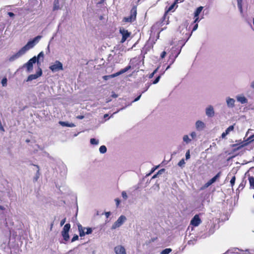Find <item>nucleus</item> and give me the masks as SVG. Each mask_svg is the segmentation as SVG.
<instances>
[{"label": "nucleus", "instance_id": "1", "mask_svg": "<svg viewBox=\"0 0 254 254\" xmlns=\"http://www.w3.org/2000/svg\"><path fill=\"white\" fill-rule=\"evenodd\" d=\"M42 37V36L40 35L35 37L32 40L29 41L21 49V50L25 54L27 51L33 48L37 44H38Z\"/></svg>", "mask_w": 254, "mask_h": 254}, {"label": "nucleus", "instance_id": "2", "mask_svg": "<svg viewBox=\"0 0 254 254\" xmlns=\"http://www.w3.org/2000/svg\"><path fill=\"white\" fill-rule=\"evenodd\" d=\"M42 37V36L40 35L35 37L32 40L29 41L21 49V50L25 54L27 51L33 48L37 44H38Z\"/></svg>", "mask_w": 254, "mask_h": 254}, {"label": "nucleus", "instance_id": "3", "mask_svg": "<svg viewBox=\"0 0 254 254\" xmlns=\"http://www.w3.org/2000/svg\"><path fill=\"white\" fill-rule=\"evenodd\" d=\"M225 254H254V250L246 249L245 250L234 247L228 249Z\"/></svg>", "mask_w": 254, "mask_h": 254}, {"label": "nucleus", "instance_id": "4", "mask_svg": "<svg viewBox=\"0 0 254 254\" xmlns=\"http://www.w3.org/2000/svg\"><path fill=\"white\" fill-rule=\"evenodd\" d=\"M137 9L136 6H133L130 11V15L124 18L123 21L126 23H131L136 20Z\"/></svg>", "mask_w": 254, "mask_h": 254}, {"label": "nucleus", "instance_id": "5", "mask_svg": "<svg viewBox=\"0 0 254 254\" xmlns=\"http://www.w3.org/2000/svg\"><path fill=\"white\" fill-rule=\"evenodd\" d=\"M127 220V217L123 215H121L117 220L112 225L111 229L115 230L121 227Z\"/></svg>", "mask_w": 254, "mask_h": 254}, {"label": "nucleus", "instance_id": "6", "mask_svg": "<svg viewBox=\"0 0 254 254\" xmlns=\"http://www.w3.org/2000/svg\"><path fill=\"white\" fill-rule=\"evenodd\" d=\"M131 68V66L130 65H128V66H127V67H126L125 68H123V69H122L121 70H120L119 71L115 73H114V74H111V75H105L103 77V79L105 80H108L110 78H114V77H117L126 72H127V71H128L130 68Z\"/></svg>", "mask_w": 254, "mask_h": 254}, {"label": "nucleus", "instance_id": "7", "mask_svg": "<svg viewBox=\"0 0 254 254\" xmlns=\"http://www.w3.org/2000/svg\"><path fill=\"white\" fill-rule=\"evenodd\" d=\"M78 229L80 237H83L86 234L88 235L92 232V230L91 228L83 227L80 224L78 225Z\"/></svg>", "mask_w": 254, "mask_h": 254}, {"label": "nucleus", "instance_id": "8", "mask_svg": "<svg viewBox=\"0 0 254 254\" xmlns=\"http://www.w3.org/2000/svg\"><path fill=\"white\" fill-rule=\"evenodd\" d=\"M49 68L53 72L62 70H63V64L60 61H56L53 64L50 66Z\"/></svg>", "mask_w": 254, "mask_h": 254}, {"label": "nucleus", "instance_id": "9", "mask_svg": "<svg viewBox=\"0 0 254 254\" xmlns=\"http://www.w3.org/2000/svg\"><path fill=\"white\" fill-rule=\"evenodd\" d=\"M37 57L36 56L33 57L30 59L27 63L23 65V67H25L28 72L31 71L33 69V64L37 62Z\"/></svg>", "mask_w": 254, "mask_h": 254}, {"label": "nucleus", "instance_id": "10", "mask_svg": "<svg viewBox=\"0 0 254 254\" xmlns=\"http://www.w3.org/2000/svg\"><path fill=\"white\" fill-rule=\"evenodd\" d=\"M201 223V220L199 217L198 215H195L194 217L192 218L190 221V226L189 227L188 229L191 227V230H192L193 228L192 226L197 227Z\"/></svg>", "mask_w": 254, "mask_h": 254}, {"label": "nucleus", "instance_id": "11", "mask_svg": "<svg viewBox=\"0 0 254 254\" xmlns=\"http://www.w3.org/2000/svg\"><path fill=\"white\" fill-rule=\"evenodd\" d=\"M206 116L209 118L213 117L215 115V111L212 105H208L205 109Z\"/></svg>", "mask_w": 254, "mask_h": 254}, {"label": "nucleus", "instance_id": "12", "mask_svg": "<svg viewBox=\"0 0 254 254\" xmlns=\"http://www.w3.org/2000/svg\"><path fill=\"white\" fill-rule=\"evenodd\" d=\"M42 69L41 68H39V70L38 71H37V72L35 74L29 75L27 77L26 81L27 82L36 79L38 78L39 77L41 76L42 75Z\"/></svg>", "mask_w": 254, "mask_h": 254}, {"label": "nucleus", "instance_id": "13", "mask_svg": "<svg viewBox=\"0 0 254 254\" xmlns=\"http://www.w3.org/2000/svg\"><path fill=\"white\" fill-rule=\"evenodd\" d=\"M24 55L23 51L20 49L18 52H17L16 54L13 55L12 56H10L9 59L8 61L10 62H12L16 60L19 58L20 57H21L22 55Z\"/></svg>", "mask_w": 254, "mask_h": 254}, {"label": "nucleus", "instance_id": "14", "mask_svg": "<svg viewBox=\"0 0 254 254\" xmlns=\"http://www.w3.org/2000/svg\"><path fill=\"white\" fill-rule=\"evenodd\" d=\"M120 32L122 35V38L121 39V43L125 42L127 38L130 36V33L128 32L127 30H125L124 29H120Z\"/></svg>", "mask_w": 254, "mask_h": 254}, {"label": "nucleus", "instance_id": "15", "mask_svg": "<svg viewBox=\"0 0 254 254\" xmlns=\"http://www.w3.org/2000/svg\"><path fill=\"white\" fill-rule=\"evenodd\" d=\"M114 251L116 254H127L125 248L121 245L115 247Z\"/></svg>", "mask_w": 254, "mask_h": 254}, {"label": "nucleus", "instance_id": "16", "mask_svg": "<svg viewBox=\"0 0 254 254\" xmlns=\"http://www.w3.org/2000/svg\"><path fill=\"white\" fill-rule=\"evenodd\" d=\"M226 103L229 108H233L235 107V100L233 98L230 97H226Z\"/></svg>", "mask_w": 254, "mask_h": 254}, {"label": "nucleus", "instance_id": "17", "mask_svg": "<svg viewBox=\"0 0 254 254\" xmlns=\"http://www.w3.org/2000/svg\"><path fill=\"white\" fill-rule=\"evenodd\" d=\"M237 101L242 104L248 103V99L243 95H238L236 96Z\"/></svg>", "mask_w": 254, "mask_h": 254}, {"label": "nucleus", "instance_id": "18", "mask_svg": "<svg viewBox=\"0 0 254 254\" xmlns=\"http://www.w3.org/2000/svg\"><path fill=\"white\" fill-rule=\"evenodd\" d=\"M221 172H219L217 175H216L214 177H213L212 179H211L209 181H208L205 184V186L206 187H209L211 185H212L213 183H214L216 180L220 177V176Z\"/></svg>", "mask_w": 254, "mask_h": 254}, {"label": "nucleus", "instance_id": "19", "mask_svg": "<svg viewBox=\"0 0 254 254\" xmlns=\"http://www.w3.org/2000/svg\"><path fill=\"white\" fill-rule=\"evenodd\" d=\"M205 127V124L201 121H197L195 123V127L198 130L203 129Z\"/></svg>", "mask_w": 254, "mask_h": 254}, {"label": "nucleus", "instance_id": "20", "mask_svg": "<svg viewBox=\"0 0 254 254\" xmlns=\"http://www.w3.org/2000/svg\"><path fill=\"white\" fill-rule=\"evenodd\" d=\"M34 166L37 168L36 173L35 174V176L33 178V181L35 182H37L39 179L40 176V173L39 166L37 165H34Z\"/></svg>", "mask_w": 254, "mask_h": 254}, {"label": "nucleus", "instance_id": "21", "mask_svg": "<svg viewBox=\"0 0 254 254\" xmlns=\"http://www.w3.org/2000/svg\"><path fill=\"white\" fill-rule=\"evenodd\" d=\"M59 124L63 127H75V125L73 123H68L65 122L60 121L59 122Z\"/></svg>", "mask_w": 254, "mask_h": 254}, {"label": "nucleus", "instance_id": "22", "mask_svg": "<svg viewBox=\"0 0 254 254\" xmlns=\"http://www.w3.org/2000/svg\"><path fill=\"white\" fill-rule=\"evenodd\" d=\"M203 7L201 6L196 8V9L195 10V11H194V17H196L198 16V15L201 12L202 10L203 9Z\"/></svg>", "mask_w": 254, "mask_h": 254}, {"label": "nucleus", "instance_id": "23", "mask_svg": "<svg viewBox=\"0 0 254 254\" xmlns=\"http://www.w3.org/2000/svg\"><path fill=\"white\" fill-rule=\"evenodd\" d=\"M183 140L186 144L190 143L191 141V139L189 137L188 135H184L183 137Z\"/></svg>", "mask_w": 254, "mask_h": 254}, {"label": "nucleus", "instance_id": "24", "mask_svg": "<svg viewBox=\"0 0 254 254\" xmlns=\"http://www.w3.org/2000/svg\"><path fill=\"white\" fill-rule=\"evenodd\" d=\"M248 179L250 183V188L254 189V178L253 177L250 176Z\"/></svg>", "mask_w": 254, "mask_h": 254}, {"label": "nucleus", "instance_id": "25", "mask_svg": "<svg viewBox=\"0 0 254 254\" xmlns=\"http://www.w3.org/2000/svg\"><path fill=\"white\" fill-rule=\"evenodd\" d=\"M62 235L65 241H67L68 240L69 238V235H68V232L62 231Z\"/></svg>", "mask_w": 254, "mask_h": 254}, {"label": "nucleus", "instance_id": "26", "mask_svg": "<svg viewBox=\"0 0 254 254\" xmlns=\"http://www.w3.org/2000/svg\"><path fill=\"white\" fill-rule=\"evenodd\" d=\"M180 52H181V50H180L179 52H178V54L175 56V58H171V56H170V57H169V60H172V61H171V63H170V65H168V66L167 67V68H166V70H167L168 69H169V68H170V65H171V64H172L174 62V61H175V59H176V58L178 56V55H179V54L180 53Z\"/></svg>", "mask_w": 254, "mask_h": 254}, {"label": "nucleus", "instance_id": "27", "mask_svg": "<svg viewBox=\"0 0 254 254\" xmlns=\"http://www.w3.org/2000/svg\"><path fill=\"white\" fill-rule=\"evenodd\" d=\"M237 0V5L238 8L241 12V13H243V8H242V0Z\"/></svg>", "mask_w": 254, "mask_h": 254}, {"label": "nucleus", "instance_id": "28", "mask_svg": "<svg viewBox=\"0 0 254 254\" xmlns=\"http://www.w3.org/2000/svg\"><path fill=\"white\" fill-rule=\"evenodd\" d=\"M234 129V125H232L229 127L225 130V134H229V133L233 131Z\"/></svg>", "mask_w": 254, "mask_h": 254}, {"label": "nucleus", "instance_id": "29", "mask_svg": "<svg viewBox=\"0 0 254 254\" xmlns=\"http://www.w3.org/2000/svg\"><path fill=\"white\" fill-rule=\"evenodd\" d=\"M70 228V224L67 223L64 226L62 231L68 232Z\"/></svg>", "mask_w": 254, "mask_h": 254}, {"label": "nucleus", "instance_id": "30", "mask_svg": "<svg viewBox=\"0 0 254 254\" xmlns=\"http://www.w3.org/2000/svg\"><path fill=\"white\" fill-rule=\"evenodd\" d=\"M99 151L101 154H104L107 152V148L105 145H102L99 148Z\"/></svg>", "mask_w": 254, "mask_h": 254}, {"label": "nucleus", "instance_id": "31", "mask_svg": "<svg viewBox=\"0 0 254 254\" xmlns=\"http://www.w3.org/2000/svg\"><path fill=\"white\" fill-rule=\"evenodd\" d=\"M99 140L95 138H91L90 142L92 145H97L99 144Z\"/></svg>", "mask_w": 254, "mask_h": 254}, {"label": "nucleus", "instance_id": "32", "mask_svg": "<svg viewBox=\"0 0 254 254\" xmlns=\"http://www.w3.org/2000/svg\"><path fill=\"white\" fill-rule=\"evenodd\" d=\"M44 54L43 52H41L38 55L37 57H37V64H39V60L41 58H44Z\"/></svg>", "mask_w": 254, "mask_h": 254}, {"label": "nucleus", "instance_id": "33", "mask_svg": "<svg viewBox=\"0 0 254 254\" xmlns=\"http://www.w3.org/2000/svg\"><path fill=\"white\" fill-rule=\"evenodd\" d=\"M171 251H172L171 249L167 248L162 251L161 254H169Z\"/></svg>", "mask_w": 254, "mask_h": 254}, {"label": "nucleus", "instance_id": "34", "mask_svg": "<svg viewBox=\"0 0 254 254\" xmlns=\"http://www.w3.org/2000/svg\"><path fill=\"white\" fill-rule=\"evenodd\" d=\"M7 78L6 77L3 78L1 81V83L2 85V86H4V87L6 86L7 85Z\"/></svg>", "mask_w": 254, "mask_h": 254}, {"label": "nucleus", "instance_id": "35", "mask_svg": "<svg viewBox=\"0 0 254 254\" xmlns=\"http://www.w3.org/2000/svg\"><path fill=\"white\" fill-rule=\"evenodd\" d=\"M235 180H236V178L235 176H233L231 180H230V184H231V185L232 187H233V186L235 184Z\"/></svg>", "mask_w": 254, "mask_h": 254}, {"label": "nucleus", "instance_id": "36", "mask_svg": "<svg viewBox=\"0 0 254 254\" xmlns=\"http://www.w3.org/2000/svg\"><path fill=\"white\" fill-rule=\"evenodd\" d=\"M122 196L125 200L127 198V195L126 191H123L122 192Z\"/></svg>", "mask_w": 254, "mask_h": 254}, {"label": "nucleus", "instance_id": "37", "mask_svg": "<svg viewBox=\"0 0 254 254\" xmlns=\"http://www.w3.org/2000/svg\"><path fill=\"white\" fill-rule=\"evenodd\" d=\"M160 77H161V75L158 76L156 78V79L153 81L152 83L154 84L157 83L159 82V80L160 79Z\"/></svg>", "mask_w": 254, "mask_h": 254}, {"label": "nucleus", "instance_id": "38", "mask_svg": "<svg viewBox=\"0 0 254 254\" xmlns=\"http://www.w3.org/2000/svg\"><path fill=\"white\" fill-rule=\"evenodd\" d=\"M164 171V169H161L160 171H159L156 174L153 175V176L152 177V179L156 178L157 177L158 174H161V172H163Z\"/></svg>", "mask_w": 254, "mask_h": 254}, {"label": "nucleus", "instance_id": "39", "mask_svg": "<svg viewBox=\"0 0 254 254\" xmlns=\"http://www.w3.org/2000/svg\"><path fill=\"white\" fill-rule=\"evenodd\" d=\"M185 164V162L184 159H181L179 162L178 163V165L180 167H182Z\"/></svg>", "mask_w": 254, "mask_h": 254}, {"label": "nucleus", "instance_id": "40", "mask_svg": "<svg viewBox=\"0 0 254 254\" xmlns=\"http://www.w3.org/2000/svg\"><path fill=\"white\" fill-rule=\"evenodd\" d=\"M190 135L192 139H194L196 137V133L195 131H192L190 133Z\"/></svg>", "mask_w": 254, "mask_h": 254}, {"label": "nucleus", "instance_id": "41", "mask_svg": "<svg viewBox=\"0 0 254 254\" xmlns=\"http://www.w3.org/2000/svg\"><path fill=\"white\" fill-rule=\"evenodd\" d=\"M190 158V150H188L186 153V160H188Z\"/></svg>", "mask_w": 254, "mask_h": 254}, {"label": "nucleus", "instance_id": "42", "mask_svg": "<svg viewBox=\"0 0 254 254\" xmlns=\"http://www.w3.org/2000/svg\"><path fill=\"white\" fill-rule=\"evenodd\" d=\"M115 201L116 202V206L117 207H119L121 202L120 200L118 198H117L115 199Z\"/></svg>", "mask_w": 254, "mask_h": 254}, {"label": "nucleus", "instance_id": "43", "mask_svg": "<svg viewBox=\"0 0 254 254\" xmlns=\"http://www.w3.org/2000/svg\"><path fill=\"white\" fill-rule=\"evenodd\" d=\"M78 239V236L77 235H75L71 239V242H73Z\"/></svg>", "mask_w": 254, "mask_h": 254}, {"label": "nucleus", "instance_id": "44", "mask_svg": "<svg viewBox=\"0 0 254 254\" xmlns=\"http://www.w3.org/2000/svg\"><path fill=\"white\" fill-rule=\"evenodd\" d=\"M249 141H254V134L251 135L249 138H248V139Z\"/></svg>", "mask_w": 254, "mask_h": 254}, {"label": "nucleus", "instance_id": "45", "mask_svg": "<svg viewBox=\"0 0 254 254\" xmlns=\"http://www.w3.org/2000/svg\"><path fill=\"white\" fill-rule=\"evenodd\" d=\"M150 86V84H146L145 85V90L144 91H143L141 93H143L144 92H145L146 91H147L148 90V89L149 88Z\"/></svg>", "mask_w": 254, "mask_h": 254}, {"label": "nucleus", "instance_id": "46", "mask_svg": "<svg viewBox=\"0 0 254 254\" xmlns=\"http://www.w3.org/2000/svg\"><path fill=\"white\" fill-rule=\"evenodd\" d=\"M65 221H66V218H64L63 220H62L60 222L61 226H62L63 225H64V224L65 223Z\"/></svg>", "mask_w": 254, "mask_h": 254}, {"label": "nucleus", "instance_id": "47", "mask_svg": "<svg viewBox=\"0 0 254 254\" xmlns=\"http://www.w3.org/2000/svg\"><path fill=\"white\" fill-rule=\"evenodd\" d=\"M197 27H198V24L195 23V24L192 28V32L195 31L197 29Z\"/></svg>", "mask_w": 254, "mask_h": 254}, {"label": "nucleus", "instance_id": "48", "mask_svg": "<svg viewBox=\"0 0 254 254\" xmlns=\"http://www.w3.org/2000/svg\"><path fill=\"white\" fill-rule=\"evenodd\" d=\"M141 95H142V93H141L138 97H137L136 98H135V99L133 101V102H136V101H138L140 99V98L141 96Z\"/></svg>", "mask_w": 254, "mask_h": 254}, {"label": "nucleus", "instance_id": "49", "mask_svg": "<svg viewBox=\"0 0 254 254\" xmlns=\"http://www.w3.org/2000/svg\"><path fill=\"white\" fill-rule=\"evenodd\" d=\"M158 167V166H156V167H155V168H152V169H151V171H150V173L148 175H148H150L151 174L153 173L155 171V170H156Z\"/></svg>", "mask_w": 254, "mask_h": 254}, {"label": "nucleus", "instance_id": "50", "mask_svg": "<svg viewBox=\"0 0 254 254\" xmlns=\"http://www.w3.org/2000/svg\"><path fill=\"white\" fill-rule=\"evenodd\" d=\"M166 52H165V51H163L161 54V58L162 59H163L165 56H166Z\"/></svg>", "mask_w": 254, "mask_h": 254}, {"label": "nucleus", "instance_id": "51", "mask_svg": "<svg viewBox=\"0 0 254 254\" xmlns=\"http://www.w3.org/2000/svg\"><path fill=\"white\" fill-rule=\"evenodd\" d=\"M195 18V19L193 21V23H197V22H198L200 20V19H199V17L198 16L196 17H194Z\"/></svg>", "mask_w": 254, "mask_h": 254}, {"label": "nucleus", "instance_id": "52", "mask_svg": "<svg viewBox=\"0 0 254 254\" xmlns=\"http://www.w3.org/2000/svg\"><path fill=\"white\" fill-rule=\"evenodd\" d=\"M7 14L9 15V16L11 17H14L15 15L12 12H8L7 13Z\"/></svg>", "mask_w": 254, "mask_h": 254}, {"label": "nucleus", "instance_id": "53", "mask_svg": "<svg viewBox=\"0 0 254 254\" xmlns=\"http://www.w3.org/2000/svg\"><path fill=\"white\" fill-rule=\"evenodd\" d=\"M110 214H111L110 212H106L105 213V215L107 218H108L110 216Z\"/></svg>", "mask_w": 254, "mask_h": 254}, {"label": "nucleus", "instance_id": "54", "mask_svg": "<svg viewBox=\"0 0 254 254\" xmlns=\"http://www.w3.org/2000/svg\"><path fill=\"white\" fill-rule=\"evenodd\" d=\"M50 43H49L47 47V48L46 54H49V53H50Z\"/></svg>", "mask_w": 254, "mask_h": 254}, {"label": "nucleus", "instance_id": "55", "mask_svg": "<svg viewBox=\"0 0 254 254\" xmlns=\"http://www.w3.org/2000/svg\"><path fill=\"white\" fill-rule=\"evenodd\" d=\"M227 135H228V134H225V132H224L221 134V137L222 138H224Z\"/></svg>", "mask_w": 254, "mask_h": 254}, {"label": "nucleus", "instance_id": "56", "mask_svg": "<svg viewBox=\"0 0 254 254\" xmlns=\"http://www.w3.org/2000/svg\"><path fill=\"white\" fill-rule=\"evenodd\" d=\"M0 130L2 131H4V128L2 127L1 123L0 124Z\"/></svg>", "mask_w": 254, "mask_h": 254}, {"label": "nucleus", "instance_id": "57", "mask_svg": "<svg viewBox=\"0 0 254 254\" xmlns=\"http://www.w3.org/2000/svg\"><path fill=\"white\" fill-rule=\"evenodd\" d=\"M244 187V185L243 184V183H242L240 185H239V189H240L241 188L242 189H243V188Z\"/></svg>", "mask_w": 254, "mask_h": 254}, {"label": "nucleus", "instance_id": "58", "mask_svg": "<svg viewBox=\"0 0 254 254\" xmlns=\"http://www.w3.org/2000/svg\"><path fill=\"white\" fill-rule=\"evenodd\" d=\"M251 87L252 88L254 89V81H253L251 82Z\"/></svg>", "mask_w": 254, "mask_h": 254}, {"label": "nucleus", "instance_id": "59", "mask_svg": "<svg viewBox=\"0 0 254 254\" xmlns=\"http://www.w3.org/2000/svg\"><path fill=\"white\" fill-rule=\"evenodd\" d=\"M58 9V6L56 5V3H55L54 6V10H55Z\"/></svg>", "mask_w": 254, "mask_h": 254}, {"label": "nucleus", "instance_id": "60", "mask_svg": "<svg viewBox=\"0 0 254 254\" xmlns=\"http://www.w3.org/2000/svg\"><path fill=\"white\" fill-rule=\"evenodd\" d=\"M154 75V73L153 72H152V73H151L149 75V78H152L153 76Z\"/></svg>", "mask_w": 254, "mask_h": 254}, {"label": "nucleus", "instance_id": "61", "mask_svg": "<svg viewBox=\"0 0 254 254\" xmlns=\"http://www.w3.org/2000/svg\"><path fill=\"white\" fill-rule=\"evenodd\" d=\"M124 109V108H122V109H121L119 110H118V111H117V112H114V113L113 114V115L111 116V117H112L113 116V115H114V114H116V113H118L119 111H120V110H123V109Z\"/></svg>", "mask_w": 254, "mask_h": 254}, {"label": "nucleus", "instance_id": "62", "mask_svg": "<svg viewBox=\"0 0 254 254\" xmlns=\"http://www.w3.org/2000/svg\"><path fill=\"white\" fill-rule=\"evenodd\" d=\"M174 7V5H172L171 6H170V7L169 8V10H171L172 9H173Z\"/></svg>", "mask_w": 254, "mask_h": 254}, {"label": "nucleus", "instance_id": "63", "mask_svg": "<svg viewBox=\"0 0 254 254\" xmlns=\"http://www.w3.org/2000/svg\"><path fill=\"white\" fill-rule=\"evenodd\" d=\"M4 207L1 205H0V210H4Z\"/></svg>", "mask_w": 254, "mask_h": 254}, {"label": "nucleus", "instance_id": "64", "mask_svg": "<svg viewBox=\"0 0 254 254\" xmlns=\"http://www.w3.org/2000/svg\"><path fill=\"white\" fill-rule=\"evenodd\" d=\"M108 116H109V115H108V114H105V115H104V118L105 119H106V118H107Z\"/></svg>", "mask_w": 254, "mask_h": 254}]
</instances>
